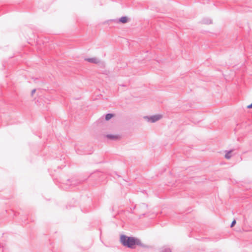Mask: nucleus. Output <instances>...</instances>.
Masks as SVG:
<instances>
[{
  "instance_id": "1",
  "label": "nucleus",
  "mask_w": 252,
  "mask_h": 252,
  "mask_svg": "<svg viewBox=\"0 0 252 252\" xmlns=\"http://www.w3.org/2000/svg\"><path fill=\"white\" fill-rule=\"evenodd\" d=\"M120 242L123 246L130 249H134L135 246L147 248V246L141 243L139 239L122 234L120 236Z\"/></svg>"
},
{
  "instance_id": "2",
  "label": "nucleus",
  "mask_w": 252,
  "mask_h": 252,
  "mask_svg": "<svg viewBox=\"0 0 252 252\" xmlns=\"http://www.w3.org/2000/svg\"><path fill=\"white\" fill-rule=\"evenodd\" d=\"M78 184H79V182L77 181H76L75 180H68L66 181V183H65V185H63L65 187H62V188L64 189H67L70 188V186H75Z\"/></svg>"
},
{
  "instance_id": "3",
  "label": "nucleus",
  "mask_w": 252,
  "mask_h": 252,
  "mask_svg": "<svg viewBox=\"0 0 252 252\" xmlns=\"http://www.w3.org/2000/svg\"><path fill=\"white\" fill-rule=\"evenodd\" d=\"M146 118L148 119V122L151 123H155L159 120L161 118V116L160 115H157L150 117H146Z\"/></svg>"
},
{
  "instance_id": "4",
  "label": "nucleus",
  "mask_w": 252,
  "mask_h": 252,
  "mask_svg": "<svg viewBox=\"0 0 252 252\" xmlns=\"http://www.w3.org/2000/svg\"><path fill=\"white\" fill-rule=\"evenodd\" d=\"M85 61H87L89 63H94V64H98L100 63V60L96 58H85Z\"/></svg>"
},
{
  "instance_id": "5",
  "label": "nucleus",
  "mask_w": 252,
  "mask_h": 252,
  "mask_svg": "<svg viewBox=\"0 0 252 252\" xmlns=\"http://www.w3.org/2000/svg\"><path fill=\"white\" fill-rule=\"evenodd\" d=\"M128 21V18L126 16H123L118 20V22L123 24L126 23Z\"/></svg>"
},
{
  "instance_id": "6",
  "label": "nucleus",
  "mask_w": 252,
  "mask_h": 252,
  "mask_svg": "<svg viewBox=\"0 0 252 252\" xmlns=\"http://www.w3.org/2000/svg\"><path fill=\"white\" fill-rule=\"evenodd\" d=\"M106 137L110 139L115 140L119 138V136L113 134H107L106 135Z\"/></svg>"
},
{
  "instance_id": "7",
  "label": "nucleus",
  "mask_w": 252,
  "mask_h": 252,
  "mask_svg": "<svg viewBox=\"0 0 252 252\" xmlns=\"http://www.w3.org/2000/svg\"><path fill=\"white\" fill-rule=\"evenodd\" d=\"M232 152V150H230V151H226L225 152H226V154L225 155V158H226V159H230L232 156L231 155V152Z\"/></svg>"
},
{
  "instance_id": "8",
  "label": "nucleus",
  "mask_w": 252,
  "mask_h": 252,
  "mask_svg": "<svg viewBox=\"0 0 252 252\" xmlns=\"http://www.w3.org/2000/svg\"><path fill=\"white\" fill-rule=\"evenodd\" d=\"M161 252H171V250L167 247H163L161 249Z\"/></svg>"
},
{
  "instance_id": "9",
  "label": "nucleus",
  "mask_w": 252,
  "mask_h": 252,
  "mask_svg": "<svg viewBox=\"0 0 252 252\" xmlns=\"http://www.w3.org/2000/svg\"><path fill=\"white\" fill-rule=\"evenodd\" d=\"M114 116V114L112 113H108L105 115V120L108 121Z\"/></svg>"
},
{
  "instance_id": "10",
  "label": "nucleus",
  "mask_w": 252,
  "mask_h": 252,
  "mask_svg": "<svg viewBox=\"0 0 252 252\" xmlns=\"http://www.w3.org/2000/svg\"><path fill=\"white\" fill-rule=\"evenodd\" d=\"M202 23L205 24H210L212 23V21L209 19H204L202 20Z\"/></svg>"
},
{
  "instance_id": "11",
  "label": "nucleus",
  "mask_w": 252,
  "mask_h": 252,
  "mask_svg": "<svg viewBox=\"0 0 252 252\" xmlns=\"http://www.w3.org/2000/svg\"><path fill=\"white\" fill-rule=\"evenodd\" d=\"M236 223V220H234L230 224V227H233L235 225Z\"/></svg>"
},
{
  "instance_id": "12",
  "label": "nucleus",
  "mask_w": 252,
  "mask_h": 252,
  "mask_svg": "<svg viewBox=\"0 0 252 252\" xmlns=\"http://www.w3.org/2000/svg\"><path fill=\"white\" fill-rule=\"evenodd\" d=\"M75 149H76V152L78 154H82L81 152H80V151H79V150L78 149H77V148H75Z\"/></svg>"
},
{
  "instance_id": "13",
  "label": "nucleus",
  "mask_w": 252,
  "mask_h": 252,
  "mask_svg": "<svg viewBox=\"0 0 252 252\" xmlns=\"http://www.w3.org/2000/svg\"><path fill=\"white\" fill-rule=\"evenodd\" d=\"M36 89H33L32 91L31 94L32 95L35 92Z\"/></svg>"
},
{
  "instance_id": "14",
  "label": "nucleus",
  "mask_w": 252,
  "mask_h": 252,
  "mask_svg": "<svg viewBox=\"0 0 252 252\" xmlns=\"http://www.w3.org/2000/svg\"><path fill=\"white\" fill-rule=\"evenodd\" d=\"M247 108H249V109H250V108H252V103L251 104L247 106Z\"/></svg>"
},
{
  "instance_id": "15",
  "label": "nucleus",
  "mask_w": 252,
  "mask_h": 252,
  "mask_svg": "<svg viewBox=\"0 0 252 252\" xmlns=\"http://www.w3.org/2000/svg\"><path fill=\"white\" fill-rule=\"evenodd\" d=\"M32 79H33L34 81H35L36 80H37V78H33Z\"/></svg>"
}]
</instances>
